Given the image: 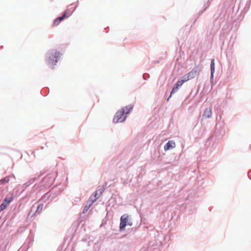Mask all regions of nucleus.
<instances>
[{"instance_id": "1", "label": "nucleus", "mask_w": 251, "mask_h": 251, "mask_svg": "<svg viewBox=\"0 0 251 251\" xmlns=\"http://www.w3.org/2000/svg\"><path fill=\"white\" fill-rule=\"evenodd\" d=\"M133 108V105H129L117 111L114 117L113 122L115 123L124 122L126 118V116L125 114L129 113Z\"/></svg>"}, {"instance_id": "2", "label": "nucleus", "mask_w": 251, "mask_h": 251, "mask_svg": "<svg viewBox=\"0 0 251 251\" xmlns=\"http://www.w3.org/2000/svg\"><path fill=\"white\" fill-rule=\"evenodd\" d=\"M131 226L132 225V223L128 220V216L126 214L123 215L120 219V231H124L126 226Z\"/></svg>"}, {"instance_id": "3", "label": "nucleus", "mask_w": 251, "mask_h": 251, "mask_svg": "<svg viewBox=\"0 0 251 251\" xmlns=\"http://www.w3.org/2000/svg\"><path fill=\"white\" fill-rule=\"evenodd\" d=\"M201 70L198 67H195L192 71L186 74L183 76V78H185V80L188 81L194 78L197 75H198Z\"/></svg>"}, {"instance_id": "4", "label": "nucleus", "mask_w": 251, "mask_h": 251, "mask_svg": "<svg viewBox=\"0 0 251 251\" xmlns=\"http://www.w3.org/2000/svg\"><path fill=\"white\" fill-rule=\"evenodd\" d=\"M59 53L55 51L50 54L48 60V63L50 65H55L57 62V58L58 57Z\"/></svg>"}, {"instance_id": "5", "label": "nucleus", "mask_w": 251, "mask_h": 251, "mask_svg": "<svg viewBox=\"0 0 251 251\" xmlns=\"http://www.w3.org/2000/svg\"><path fill=\"white\" fill-rule=\"evenodd\" d=\"M13 197H6L3 200L2 203L0 205V211L3 210L7 206V205L12 201Z\"/></svg>"}, {"instance_id": "6", "label": "nucleus", "mask_w": 251, "mask_h": 251, "mask_svg": "<svg viewBox=\"0 0 251 251\" xmlns=\"http://www.w3.org/2000/svg\"><path fill=\"white\" fill-rule=\"evenodd\" d=\"M75 7H71L67 9L63 14V16L64 18H67L69 17L75 10Z\"/></svg>"}, {"instance_id": "7", "label": "nucleus", "mask_w": 251, "mask_h": 251, "mask_svg": "<svg viewBox=\"0 0 251 251\" xmlns=\"http://www.w3.org/2000/svg\"><path fill=\"white\" fill-rule=\"evenodd\" d=\"M176 147V144L175 142L171 140L169 141L165 146L164 147V150L165 151L169 150L170 149H172L175 148Z\"/></svg>"}, {"instance_id": "8", "label": "nucleus", "mask_w": 251, "mask_h": 251, "mask_svg": "<svg viewBox=\"0 0 251 251\" xmlns=\"http://www.w3.org/2000/svg\"><path fill=\"white\" fill-rule=\"evenodd\" d=\"M211 109L210 108H207L203 113V117L205 118H209L211 117Z\"/></svg>"}, {"instance_id": "9", "label": "nucleus", "mask_w": 251, "mask_h": 251, "mask_svg": "<svg viewBox=\"0 0 251 251\" xmlns=\"http://www.w3.org/2000/svg\"><path fill=\"white\" fill-rule=\"evenodd\" d=\"M64 17L62 16L56 18L53 23L52 25L53 26L58 25L64 19Z\"/></svg>"}, {"instance_id": "10", "label": "nucleus", "mask_w": 251, "mask_h": 251, "mask_svg": "<svg viewBox=\"0 0 251 251\" xmlns=\"http://www.w3.org/2000/svg\"><path fill=\"white\" fill-rule=\"evenodd\" d=\"M64 17L62 16L56 18L53 23L52 25L53 26L58 25L64 19Z\"/></svg>"}, {"instance_id": "11", "label": "nucleus", "mask_w": 251, "mask_h": 251, "mask_svg": "<svg viewBox=\"0 0 251 251\" xmlns=\"http://www.w3.org/2000/svg\"><path fill=\"white\" fill-rule=\"evenodd\" d=\"M210 70H211V77H213V74L215 71V63L214 60L212 59L210 64Z\"/></svg>"}, {"instance_id": "12", "label": "nucleus", "mask_w": 251, "mask_h": 251, "mask_svg": "<svg viewBox=\"0 0 251 251\" xmlns=\"http://www.w3.org/2000/svg\"><path fill=\"white\" fill-rule=\"evenodd\" d=\"M187 81L185 80V78H183V79L178 80L176 84V90H177L180 86H181L184 82Z\"/></svg>"}, {"instance_id": "13", "label": "nucleus", "mask_w": 251, "mask_h": 251, "mask_svg": "<svg viewBox=\"0 0 251 251\" xmlns=\"http://www.w3.org/2000/svg\"><path fill=\"white\" fill-rule=\"evenodd\" d=\"M43 204H39L38 207H37V210H36V213H40L42 209H43Z\"/></svg>"}, {"instance_id": "14", "label": "nucleus", "mask_w": 251, "mask_h": 251, "mask_svg": "<svg viewBox=\"0 0 251 251\" xmlns=\"http://www.w3.org/2000/svg\"><path fill=\"white\" fill-rule=\"evenodd\" d=\"M9 181V178L7 177H5L1 180H0V185L3 184L5 183H7Z\"/></svg>"}, {"instance_id": "15", "label": "nucleus", "mask_w": 251, "mask_h": 251, "mask_svg": "<svg viewBox=\"0 0 251 251\" xmlns=\"http://www.w3.org/2000/svg\"><path fill=\"white\" fill-rule=\"evenodd\" d=\"M177 90H176V86H175V87H174L171 91V96L176 93Z\"/></svg>"}, {"instance_id": "16", "label": "nucleus", "mask_w": 251, "mask_h": 251, "mask_svg": "<svg viewBox=\"0 0 251 251\" xmlns=\"http://www.w3.org/2000/svg\"><path fill=\"white\" fill-rule=\"evenodd\" d=\"M97 195V192H96V193H95V197H96Z\"/></svg>"}]
</instances>
